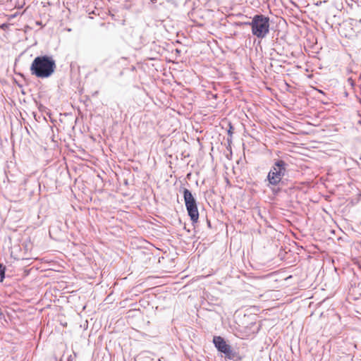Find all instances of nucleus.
<instances>
[{
    "label": "nucleus",
    "mask_w": 361,
    "mask_h": 361,
    "mask_svg": "<svg viewBox=\"0 0 361 361\" xmlns=\"http://www.w3.org/2000/svg\"><path fill=\"white\" fill-rule=\"evenodd\" d=\"M288 159L287 156L274 159L266 177L267 187L274 196H278L282 192L290 194L295 190L293 183H290L288 185V180L285 178L289 171Z\"/></svg>",
    "instance_id": "1"
},
{
    "label": "nucleus",
    "mask_w": 361,
    "mask_h": 361,
    "mask_svg": "<svg viewBox=\"0 0 361 361\" xmlns=\"http://www.w3.org/2000/svg\"><path fill=\"white\" fill-rule=\"evenodd\" d=\"M56 70V63L52 55L41 54L32 61L30 71L32 75L39 79L51 78Z\"/></svg>",
    "instance_id": "2"
},
{
    "label": "nucleus",
    "mask_w": 361,
    "mask_h": 361,
    "mask_svg": "<svg viewBox=\"0 0 361 361\" xmlns=\"http://www.w3.org/2000/svg\"><path fill=\"white\" fill-rule=\"evenodd\" d=\"M180 192L183 194V200L188 216L192 225L195 227L199 221L200 213L198 211V202L192 192L185 188L181 187Z\"/></svg>",
    "instance_id": "3"
},
{
    "label": "nucleus",
    "mask_w": 361,
    "mask_h": 361,
    "mask_svg": "<svg viewBox=\"0 0 361 361\" xmlns=\"http://www.w3.org/2000/svg\"><path fill=\"white\" fill-rule=\"evenodd\" d=\"M270 31V18L262 13L252 16V34L258 39H264Z\"/></svg>",
    "instance_id": "4"
},
{
    "label": "nucleus",
    "mask_w": 361,
    "mask_h": 361,
    "mask_svg": "<svg viewBox=\"0 0 361 361\" xmlns=\"http://www.w3.org/2000/svg\"><path fill=\"white\" fill-rule=\"evenodd\" d=\"M212 343L217 351L226 358L232 351L233 348L227 341L221 336H214Z\"/></svg>",
    "instance_id": "5"
},
{
    "label": "nucleus",
    "mask_w": 361,
    "mask_h": 361,
    "mask_svg": "<svg viewBox=\"0 0 361 361\" xmlns=\"http://www.w3.org/2000/svg\"><path fill=\"white\" fill-rule=\"evenodd\" d=\"M243 356L239 354V353L236 352L234 349L230 353L229 355L225 358L226 360H232V361H242Z\"/></svg>",
    "instance_id": "6"
},
{
    "label": "nucleus",
    "mask_w": 361,
    "mask_h": 361,
    "mask_svg": "<svg viewBox=\"0 0 361 361\" xmlns=\"http://www.w3.org/2000/svg\"><path fill=\"white\" fill-rule=\"evenodd\" d=\"M152 54H159L161 47L157 45L155 42H152L149 46Z\"/></svg>",
    "instance_id": "7"
},
{
    "label": "nucleus",
    "mask_w": 361,
    "mask_h": 361,
    "mask_svg": "<svg viewBox=\"0 0 361 361\" xmlns=\"http://www.w3.org/2000/svg\"><path fill=\"white\" fill-rule=\"evenodd\" d=\"M6 267L3 264L0 263V283L3 282L6 277Z\"/></svg>",
    "instance_id": "8"
},
{
    "label": "nucleus",
    "mask_w": 361,
    "mask_h": 361,
    "mask_svg": "<svg viewBox=\"0 0 361 361\" xmlns=\"http://www.w3.org/2000/svg\"><path fill=\"white\" fill-rule=\"evenodd\" d=\"M252 17L251 18V20L250 21L237 22V23H235V24L238 27H241L243 25H247V26H250L252 28Z\"/></svg>",
    "instance_id": "9"
},
{
    "label": "nucleus",
    "mask_w": 361,
    "mask_h": 361,
    "mask_svg": "<svg viewBox=\"0 0 361 361\" xmlns=\"http://www.w3.org/2000/svg\"><path fill=\"white\" fill-rule=\"evenodd\" d=\"M234 128L233 125L231 123H228V129L227 130V133L228 136L232 137V135L233 133Z\"/></svg>",
    "instance_id": "10"
},
{
    "label": "nucleus",
    "mask_w": 361,
    "mask_h": 361,
    "mask_svg": "<svg viewBox=\"0 0 361 361\" xmlns=\"http://www.w3.org/2000/svg\"><path fill=\"white\" fill-rule=\"evenodd\" d=\"M9 24L7 23H4L0 25V29L3 30H6L8 28Z\"/></svg>",
    "instance_id": "11"
},
{
    "label": "nucleus",
    "mask_w": 361,
    "mask_h": 361,
    "mask_svg": "<svg viewBox=\"0 0 361 361\" xmlns=\"http://www.w3.org/2000/svg\"><path fill=\"white\" fill-rule=\"evenodd\" d=\"M348 82L350 85V86L352 87H355V82L354 81V80L352 78H348Z\"/></svg>",
    "instance_id": "12"
},
{
    "label": "nucleus",
    "mask_w": 361,
    "mask_h": 361,
    "mask_svg": "<svg viewBox=\"0 0 361 361\" xmlns=\"http://www.w3.org/2000/svg\"><path fill=\"white\" fill-rule=\"evenodd\" d=\"M232 142V137L231 136H229L228 138H227V143H228V145L230 148V149H231V144Z\"/></svg>",
    "instance_id": "13"
},
{
    "label": "nucleus",
    "mask_w": 361,
    "mask_h": 361,
    "mask_svg": "<svg viewBox=\"0 0 361 361\" xmlns=\"http://www.w3.org/2000/svg\"><path fill=\"white\" fill-rule=\"evenodd\" d=\"M207 224L209 228H212L211 222L208 219H207Z\"/></svg>",
    "instance_id": "14"
},
{
    "label": "nucleus",
    "mask_w": 361,
    "mask_h": 361,
    "mask_svg": "<svg viewBox=\"0 0 361 361\" xmlns=\"http://www.w3.org/2000/svg\"><path fill=\"white\" fill-rule=\"evenodd\" d=\"M260 328H261L260 325L257 326L256 328V330L253 331V333H255V332L257 333L259 331Z\"/></svg>",
    "instance_id": "15"
},
{
    "label": "nucleus",
    "mask_w": 361,
    "mask_h": 361,
    "mask_svg": "<svg viewBox=\"0 0 361 361\" xmlns=\"http://www.w3.org/2000/svg\"><path fill=\"white\" fill-rule=\"evenodd\" d=\"M176 52L178 53V54H180V50L178 49H176Z\"/></svg>",
    "instance_id": "16"
},
{
    "label": "nucleus",
    "mask_w": 361,
    "mask_h": 361,
    "mask_svg": "<svg viewBox=\"0 0 361 361\" xmlns=\"http://www.w3.org/2000/svg\"><path fill=\"white\" fill-rule=\"evenodd\" d=\"M212 97L214 98V99H216L217 98V94H213Z\"/></svg>",
    "instance_id": "17"
},
{
    "label": "nucleus",
    "mask_w": 361,
    "mask_h": 361,
    "mask_svg": "<svg viewBox=\"0 0 361 361\" xmlns=\"http://www.w3.org/2000/svg\"><path fill=\"white\" fill-rule=\"evenodd\" d=\"M255 324H256V323H255V322H252L250 323V324H251L252 326H255Z\"/></svg>",
    "instance_id": "18"
},
{
    "label": "nucleus",
    "mask_w": 361,
    "mask_h": 361,
    "mask_svg": "<svg viewBox=\"0 0 361 361\" xmlns=\"http://www.w3.org/2000/svg\"><path fill=\"white\" fill-rule=\"evenodd\" d=\"M358 286L361 287V283H358Z\"/></svg>",
    "instance_id": "19"
},
{
    "label": "nucleus",
    "mask_w": 361,
    "mask_h": 361,
    "mask_svg": "<svg viewBox=\"0 0 361 361\" xmlns=\"http://www.w3.org/2000/svg\"><path fill=\"white\" fill-rule=\"evenodd\" d=\"M358 286L361 287V283H358Z\"/></svg>",
    "instance_id": "20"
},
{
    "label": "nucleus",
    "mask_w": 361,
    "mask_h": 361,
    "mask_svg": "<svg viewBox=\"0 0 361 361\" xmlns=\"http://www.w3.org/2000/svg\"><path fill=\"white\" fill-rule=\"evenodd\" d=\"M360 225H361V221H360Z\"/></svg>",
    "instance_id": "21"
}]
</instances>
